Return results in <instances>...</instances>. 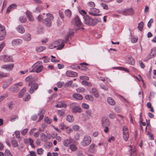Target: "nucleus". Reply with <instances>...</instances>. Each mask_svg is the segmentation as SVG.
<instances>
[{
	"label": "nucleus",
	"instance_id": "f257e3e1",
	"mask_svg": "<svg viewBox=\"0 0 156 156\" xmlns=\"http://www.w3.org/2000/svg\"><path fill=\"white\" fill-rule=\"evenodd\" d=\"M33 77L31 76H29L26 78V81H30L29 82L28 85V86L31 87L29 89V92L30 93H33L34 90L37 89L38 87V85L33 80H31Z\"/></svg>",
	"mask_w": 156,
	"mask_h": 156
},
{
	"label": "nucleus",
	"instance_id": "f03ea898",
	"mask_svg": "<svg viewBox=\"0 0 156 156\" xmlns=\"http://www.w3.org/2000/svg\"><path fill=\"white\" fill-rule=\"evenodd\" d=\"M83 18V23L85 24L93 26L95 25L97 23L94 19L87 15L84 16Z\"/></svg>",
	"mask_w": 156,
	"mask_h": 156
},
{
	"label": "nucleus",
	"instance_id": "7ed1b4c3",
	"mask_svg": "<svg viewBox=\"0 0 156 156\" xmlns=\"http://www.w3.org/2000/svg\"><path fill=\"white\" fill-rule=\"evenodd\" d=\"M69 107L72 109V112L74 113H80L82 112V109L77 103H73L70 105Z\"/></svg>",
	"mask_w": 156,
	"mask_h": 156
},
{
	"label": "nucleus",
	"instance_id": "20e7f679",
	"mask_svg": "<svg viewBox=\"0 0 156 156\" xmlns=\"http://www.w3.org/2000/svg\"><path fill=\"white\" fill-rule=\"evenodd\" d=\"M47 17L45 18L43 22L48 27L51 26V21L53 19V17L52 14L48 13L46 14Z\"/></svg>",
	"mask_w": 156,
	"mask_h": 156
},
{
	"label": "nucleus",
	"instance_id": "39448f33",
	"mask_svg": "<svg viewBox=\"0 0 156 156\" xmlns=\"http://www.w3.org/2000/svg\"><path fill=\"white\" fill-rule=\"evenodd\" d=\"M91 141V139L89 136H84L83 140L81 142V145L83 147H86L89 145Z\"/></svg>",
	"mask_w": 156,
	"mask_h": 156
},
{
	"label": "nucleus",
	"instance_id": "423d86ee",
	"mask_svg": "<svg viewBox=\"0 0 156 156\" xmlns=\"http://www.w3.org/2000/svg\"><path fill=\"white\" fill-rule=\"evenodd\" d=\"M65 42V40L59 39L54 42L53 44L54 46H56V48L58 47L57 48V50H61L64 46V43Z\"/></svg>",
	"mask_w": 156,
	"mask_h": 156
},
{
	"label": "nucleus",
	"instance_id": "0eeeda50",
	"mask_svg": "<svg viewBox=\"0 0 156 156\" xmlns=\"http://www.w3.org/2000/svg\"><path fill=\"white\" fill-rule=\"evenodd\" d=\"M5 27L0 24V41L3 40L6 35V33Z\"/></svg>",
	"mask_w": 156,
	"mask_h": 156
},
{
	"label": "nucleus",
	"instance_id": "6e6552de",
	"mask_svg": "<svg viewBox=\"0 0 156 156\" xmlns=\"http://www.w3.org/2000/svg\"><path fill=\"white\" fill-rule=\"evenodd\" d=\"M1 60H3L5 62H12L13 58L12 56L7 55H2L0 56Z\"/></svg>",
	"mask_w": 156,
	"mask_h": 156
},
{
	"label": "nucleus",
	"instance_id": "1a4fd4ad",
	"mask_svg": "<svg viewBox=\"0 0 156 156\" xmlns=\"http://www.w3.org/2000/svg\"><path fill=\"white\" fill-rule=\"evenodd\" d=\"M72 23L75 26L79 27L82 25V23L81 22L79 17L76 16L72 20Z\"/></svg>",
	"mask_w": 156,
	"mask_h": 156
},
{
	"label": "nucleus",
	"instance_id": "9d476101",
	"mask_svg": "<svg viewBox=\"0 0 156 156\" xmlns=\"http://www.w3.org/2000/svg\"><path fill=\"white\" fill-rule=\"evenodd\" d=\"M101 123L102 126H109L110 124V122L108 118L104 117L101 119Z\"/></svg>",
	"mask_w": 156,
	"mask_h": 156
},
{
	"label": "nucleus",
	"instance_id": "9b49d317",
	"mask_svg": "<svg viewBox=\"0 0 156 156\" xmlns=\"http://www.w3.org/2000/svg\"><path fill=\"white\" fill-rule=\"evenodd\" d=\"M99 12V9L95 8H93L91 11L89 12V13L90 15L94 16H99L100 15L98 14Z\"/></svg>",
	"mask_w": 156,
	"mask_h": 156
},
{
	"label": "nucleus",
	"instance_id": "f8f14e48",
	"mask_svg": "<svg viewBox=\"0 0 156 156\" xmlns=\"http://www.w3.org/2000/svg\"><path fill=\"white\" fill-rule=\"evenodd\" d=\"M133 13V10L132 8L124 10L122 12V14L125 16L131 15Z\"/></svg>",
	"mask_w": 156,
	"mask_h": 156
},
{
	"label": "nucleus",
	"instance_id": "ddd939ff",
	"mask_svg": "<svg viewBox=\"0 0 156 156\" xmlns=\"http://www.w3.org/2000/svg\"><path fill=\"white\" fill-rule=\"evenodd\" d=\"M22 42V41L21 39H15L12 41V44L13 46H16L21 44Z\"/></svg>",
	"mask_w": 156,
	"mask_h": 156
},
{
	"label": "nucleus",
	"instance_id": "4468645a",
	"mask_svg": "<svg viewBox=\"0 0 156 156\" xmlns=\"http://www.w3.org/2000/svg\"><path fill=\"white\" fill-rule=\"evenodd\" d=\"M66 75L68 77H75L77 76V73L74 71H68L66 73Z\"/></svg>",
	"mask_w": 156,
	"mask_h": 156
},
{
	"label": "nucleus",
	"instance_id": "2eb2a0df",
	"mask_svg": "<svg viewBox=\"0 0 156 156\" xmlns=\"http://www.w3.org/2000/svg\"><path fill=\"white\" fill-rule=\"evenodd\" d=\"M130 147L131 149L129 150V152L130 154V156L133 155V156H135L137 155V153L136 152V149L134 147L133 148H132V146L130 145Z\"/></svg>",
	"mask_w": 156,
	"mask_h": 156
},
{
	"label": "nucleus",
	"instance_id": "dca6fc26",
	"mask_svg": "<svg viewBox=\"0 0 156 156\" xmlns=\"http://www.w3.org/2000/svg\"><path fill=\"white\" fill-rule=\"evenodd\" d=\"M13 67V64H10L7 65H4L1 67L2 69H6L7 70H10Z\"/></svg>",
	"mask_w": 156,
	"mask_h": 156
},
{
	"label": "nucleus",
	"instance_id": "f3484780",
	"mask_svg": "<svg viewBox=\"0 0 156 156\" xmlns=\"http://www.w3.org/2000/svg\"><path fill=\"white\" fill-rule=\"evenodd\" d=\"M74 32L73 29H69L68 34L65 37V41H67L70 37L73 36L74 35Z\"/></svg>",
	"mask_w": 156,
	"mask_h": 156
},
{
	"label": "nucleus",
	"instance_id": "a211bd4d",
	"mask_svg": "<svg viewBox=\"0 0 156 156\" xmlns=\"http://www.w3.org/2000/svg\"><path fill=\"white\" fill-rule=\"evenodd\" d=\"M26 13L29 21L33 22L34 21V18L32 15L31 12L28 10H27L26 12Z\"/></svg>",
	"mask_w": 156,
	"mask_h": 156
},
{
	"label": "nucleus",
	"instance_id": "6ab92c4d",
	"mask_svg": "<svg viewBox=\"0 0 156 156\" xmlns=\"http://www.w3.org/2000/svg\"><path fill=\"white\" fill-rule=\"evenodd\" d=\"M44 112L45 111L44 110H41L39 111V112L38 113V115L39 116V119L37 121L38 122H40L43 119L44 116Z\"/></svg>",
	"mask_w": 156,
	"mask_h": 156
},
{
	"label": "nucleus",
	"instance_id": "aec40b11",
	"mask_svg": "<svg viewBox=\"0 0 156 156\" xmlns=\"http://www.w3.org/2000/svg\"><path fill=\"white\" fill-rule=\"evenodd\" d=\"M12 80V78L9 79L5 83L3 84L2 86L3 88L4 89H5L10 84Z\"/></svg>",
	"mask_w": 156,
	"mask_h": 156
},
{
	"label": "nucleus",
	"instance_id": "412c9836",
	"mask_svg": "<svg viewBox=\"0 0 156 156\" xmlns=\"http://www.w3.org/2000/svg\"><path fill=\"white\" fill-rule=\"evenodd\" d=\"M156 55V50L155 49H151V52L149 54L148 59H150L154 57Z\"/></svg>",
	"mask_w": 156,
	"mask_h": 156
},
{
	"label": "nucleus",
	"instance_id": "4be33fe9",
	"mask_svg": "<svg viewBox=\"0 0 156 156\" xmlns=\"http://www.w3.org/2000/svg\"><path fill=\"white\" fill-rule=\"evenodd\" d=\"M17 31L20 33H23L25 32V29L21 25H19L16 28Z\"/></svg>",
	"mask_w": 156,
	"mask_h": 156
},
{
	"label": "nucleus",
	"instance_id": "5701e85b",
	"mask_svg": "<svg viewBox=\"0 0 156 156\" xmlns=\"http://www.w3.org/2000/svg\"><path fill=\"white\" fill-rule=\"evenodd\" d=\"M73 98L76 99L81 100L83 99V96L81 94L75 93L73 95Z\"/></svg>",
	"mask_w": 156,
	"mask_h": 156
},
{
	"label": "nucleus",
	"instance_id": "b1692460",
	"mask_svg": "<svg viewBox=\"0 0 156 156\" xmlns=\"http://www.w3.org/2000/svg\"><path fill=\"white\" fill-rule=\"evenodd\" d=\"M127 63L132 65L135 64V62L134 59L132 57H129L127 60Z\"/></svg>",
	"mask_w": 156,
	"mask_h": 156
},
{
	"label": "nucleus",
	"instance_id": "393cba45",
	"mask_svg": "<svg viewBox=\"0 0 156 156\" xmlns=\"http://www.w3.org/2000/svg\"><path fill=\"white\" fill-rule=\"evenodd\" d=\"M107 102L110 105L113 106L115 104V102L111 97H108L107 99Z\"/></svg>",
	"mask_w": 156,
	"mask_h": 156
},
{
	"label": "nucleus",
	"instance_id": "a878e982",
	"mask_svg": "<svg viewBox=\"0 0 156 156\" xmlns=\"http://www.w3.org/2000/svg\"><path fill=\"white\" fill-rule=\"evenodd\" d=\"M23 39L27 42L29 41L31 39L30 34L28 33L26 34L24 36Z\"/></svg>",
	"mask_w": 156,
	"mask_h": 156
},
{
	"label": "nucleus",
	"instance_id": "bb28decb",
	"mask_svg": "<svg viewBox=\"0 0 156 156\" xmlns=\"http://www.w3.org/2000/svg\"><path fill=\"white\" fill-rule=\"evenodd\" d=\"M92 92L95 97L98 98L99 96V94L97 90L95 88H93L92 89Z\"/></svg>",
	"mask_w": 156,
	"mask_h": 156
},
{
	"label": "nucleus",
	"instance_id": "cd10ccee",
	"mask_svg": "<svg viewBox=\"0 0 156 156\" xmlns=\"http://www.w3.org/2000/svg\"><path fill=\"white\" fill-rule=\"evenodd\" d=\"M72 140L71 139H66L64 140V145L66 146H68L72 142Z\"/></svg>",
	"mask_w": 156,
	"mask_h": 156
},
{
	"label": "nucleus",
	"instance_id": "c85d7f7f",
	"mask_svg": "<svg viewBox=\"0 0 156 156\" xmlns=\"http://www.w3.org/2000/svg\"><path fill=\"white\" fill-rule=\"evenodd\" d=\"M9 89L13 92H17L19 90V87L16 86V84H15L13 87H11Z\"/></svg>",
	"mask_w": 156,
	"mask_h": 156
},
{
	"label": "nucleus",
	"instance_id": "c756f323",
	"mask_svg": "<svg viewBox=\"0 0 156 156\" xmlns=\"http://www.w3.org/2000/svg\"><path fill=\"white\" fill-rule=\"evenodd\" d=\"M43 68V66H40L38 67L35 70L34 69L32 70L31 72H36L37 73H39L42 71Z\"/></svg>",
	"mask_w": 156,
	"mask_h": 156
},
{
	"label": "nucleus",
	"instance_id": "7c9ffc66",
	"mask_svg": "<svg viewBox=\"0 0 156 156\" xmlns=\"http://www.w3.org/2000/svg\"><path fill=\"white\" fill-rule=\"evenodd\" d=\"M46 48L45 47L43 46H40L37 47L36 48V51L37 52H39L45 50Z\"/></svg>",
	"mask_w": 156,
	"mask_h": 156
},
{
	"label": "nucleus",
	"instance_id": "2f4dec72",
	"mask_svg": "<svg viewBox=\"0 0 156 156\" xmlns=\"http://www.w3.org/2000/svg\"><path fill=\"white\" fill-rule=\"evenodd\" d=\"M26 87L23 88L18 94V97L20 98H21L23 95L24 92L26 91Z\"/></svg>",
	"mask_w": 156,
	"mask_h": 156
},
{
	"label": "nucleus",
	"instance_id": "473e14b6",
	"mask_svg": "<svg viewBox=\"0 0 156 156\" xmlns=\"http://www.w3.org/2000/svg\"><path fill=\"white\" fill-rule=\"evenodd\" d=\"M41 139L42 141L45 142L47 140V137L44 133H42L41 134Z\"/></svg>",
	"mask_w": 156,
	"mask_h": 156
},
{
	"label": "nucleus",
	"instance_id": "72a5a7b5",
	"mask_svg": "<svg viewBox=\"0 0 156 156\" xmlns=\"http://www.w3.org/2000/svg\"><path fill=\"white\" fill-rule=\"evenodd\" d=\"M85 98L87 100H89L91 101H93L94 100L93 97L90 95H87L85 96Z\"/></svg>",
	"mask_w": 156,
	"mask_h": 156
},
{
	"label": "nucleus",
	"instance_id": "f704fd0d",
	"mask_svg": "<svg viewBox=\"0 0 156 156\" xmlns=\"http://www.w3.org/2000/svg\"><path fill=\"white\" fill-rule=\"evenodd\" d=\"M81 83L83 85L88 87H90L92 86V84L86 81H83L81 82Z\"/></svg>",
	"mask_w": 156,
	"mask_h": 156
},
{
	"label": "nucleus",
	"instance_id": "c9c22d12",
	"mask_svg": "<svg viewBox=\"0 0 156 156\" xmlns=\"http://www.w3.org/2000/svg\"><path fill=\"white\" fill-rule=\"evenodd\" d=\"M144 27V23L142 21L141 22L138 23V29L140 31H142Z\"/></svg>",
	"mask_w": 156,
	"mask_h": 156
},
{
	"label": "nucleus",
	"instance_id": "e433bc0d",
	"mask_svg": "<svg viewBox=\"0 0 156 156\" xmlns=\"http://www.w3.org/2000/svg\"><path fill=\"white\" fill-rule=\"evenodd\" d=\"M65 14L66 16L70 17L71 15V11L69 9L66 10L65 11Z\"/></svg>",
	"mask_w": 156,
	"mask_h": 156
},
{
	"label": "nucleus",
	"instance_id": "4c0bfd02",
	"mask_svg": "<svg viewBox=\"0 0 156 156\" xmlns=\"http://www.w3.org/2000/svg\"><path fill=\"white\" fill-rule=\"evenodd\" d=\"M12 144L14 147H17L18 146V142L16 140H13L11 142Z\"/></svg>",
	"mask_w": 156,
	"mask_h": 156
},
{
	"label": "nucleus",
	"instance_id": "58836bf2",
	"mask_svg": "<svg viewBox=\"0 0 156 156\" xmlns=\"http://www.w3.org/2000/svg\"><path fill=\"white\" fill-rule=\"evenodd\" d=\"M19 19L20 21L22 23H25L27 21L26 18L24 16H20Z\"/></svg>",
	"mask_w": 156,
	"mask_h": 156
},
{
	"label": "nucleus",
	"instance_id": "ea45409f",
	"mask_svg": "<svg viewBox=\"0 0 156 156\" xmlns=\"http://www.w3.org/2000/svg\"><path fill=\"white\" fill-rule=\"evenodd\" d=\"M69 148L72 151H74L77 149V147L73 144H71L69 147Z\"/></svg>",
	"mask_w": 156,
	"mask_h": 156
},
{
	"label": "nucleus",
	"instance_id": "a19ab883",
	"mask_svg": "<svg viewBox=\"0 0 156 156\" xmlns=\"http://www.w3.org/2000/svg\"><path fill=\"white\" fill-rule=\"evenodd\" d=\"M65 113V111L63 109L59 110L58 111V115L59 116H63Z\"/></svg>",
	"mask_w": 156,
	"mask_h": 156
},
{
	"label": "nucleus",
	"instance_id": "79ce46f5",
	"mask_svg": "<svg viewBox=\"0 0 156 156\" xmlns=\"http://www.w3.org/2000/svg\"><path fill=\"white\" fill-rule=\"evenodd\" d=\"M8 75L9 74L8 73H5L3 72L0 71V78L7 77Z\"/></svg>",
	"mask_w": 156,
	"mask_h": 156
},
{
	"label": "nucleus",
	"instance_id": "37998d69",
	"mask_svg": "<svg viewBox=\"0 0 156 156\" xmlns=\"http://www.w3.org/2000/svg\"><path fill=\"white\" fill-rule=\"evenodd\" d=\"M129 133H123V138L125 141H127L129 138Z\"/></svg>",
	"mask_w": 156,
	"mask_h": 156
},
{
	"label": "nucleus",
	"instance_id": "c03bdc74",
	"mask_svg": "<svg viewBox=\"0 0 156 156\" xmlns=\"http://www.w3.org/2000/svg\"><path fill=\"white\" fill-rule=\"evenodd\" d=\"M79 69L81 70H87L88 69L87 67L86 66H84L83 65H80V66L77 67Z\"/></svg>",
	"mask_w": 156,
	"mask_h": 156
},
{
	"label": "nucleus",
	"instance_id": "a18cd8bd",
	"mask_svg": "<svg viewBox=\"0 0 156 156\" xmlns=\"http://www.w3.org/2000/svg\"><path fill=\"white\" fill-rule=\"evenodd\" d=\"M44 150L41 148L38 149L37 150V152L38 154L42 155L43 154Z\"/></svg>",
	"mask_w": 156,
	"mask_h": 156
},
{
	"label": "nucleus",
	"instance_id": "49530a36",
	"mask_svg": "<svg viewBox=\"0 0 156 156\" xmlns=\"http://www.w3.org/2000/svg\"><path fill=\"white\" fill-rule=\"evenodd\" d=\"M44 120L45 122H47L48 124H50L51 122V120L48 117H46L44 118Z\"/></svg>",
	"mask_w": 156,
	"mask_h": 156
},
{
	"label": "nucleus",
	"instance_id": "de8ad7c7",
	"mask_svg": "<svg viewBox=\"0 0 156 156\" xmlns=\"http://www.w3.org/2000/svg\"><path fill=\"white\" fill-rule=\"evenodd\" d=\"M5 156H12L10 151L9 150H6L5 151Z\"/></svg>",
	"mask_w": 156,
	"mask_h": 156
},
{
	"label": "nucleus",
	"instance_id": "09e8293b",
	"mask_svg": "<svg viewBox=\"0 0 156 156\" xmlns=\"http://www.w3.org/2000/svg\"><path fill=\"white\" fill-rule=\"evenodd\" d=\"M52 143L50 142H47L45 143L46 147L47 148H49L52 147Z\"/></svg>",
	"mask_w": 156,
	"mask_h": 156
},
{
	"label": "nucleus",
	"instance_id": "8fccbe9b",
	"mask_svg": "<svg viewBox=\"0 0 156 156\" xmlns=\"http://www.w3.org/2000/svg\"><path fill=\"white\" fill-rule=\"evenodd\" d=\"M100 5L104 9L107 10L108 9V6L106 4L101 3Z\"/></svg>",
	"mask_w": 156,
	"mask_h": 156
},
{
	"label": "nucleus",
	"instance_id": "3c124183",
	"mask_svg": "<svg viewBox=\"0 0 156 156\" xmlns=\"http://www.w3.org/2000/svg\"><path fill=\"white\" fill-rule=\"evenodd\" d=\"M100 87L101 88L106 90L107 91L108 90V88L106 86L102 84H101L100 85Z\"/></svg>",
	"mask_w": 156,
	"mask_h": 156
},
{
	"label": "nucleus",
	"instance_id": "603ef678",
	"mask_svg": "<svg viewBox=\"0 0 156 156\" xmlns=\"http://www.w3.org/2000/svg\"><path fill=\"white\" fill-rule=\"evenodd\" d=\"M96 146L95 144H91L89 146V150L90 151L91 150L94 151V147Z\"/></svg>",
	"mask_w": 156,
	"mask_h": 156
},
{
	"label": "nucleus",
	"instance_id": "864d4df0",
	"mask_svg": "<svg viewBox=\"0 0 156 156\" xmlns=\"http://www.w3.org/2000/svg\"><path fill=\"white\" fill-rule=\"evenodd\" d=\"M73 117L70 115H68L67 117L66 120L69 122H72L73 120Z\"/></svg>",
	"mask_w": 156,
	"mask_h": 156
},
{
	"label": "nucleus",
	"instance_id": "5fc2aeb1",
	"mask_svg": "<svg viewBox=\"0 0 156 156\" xmlns=\"http://www.w3.org/2000/svg\"><path fill=\"white\" fill-rule=\"evenodd\" d=\"M123 133H129L128 131V128L126 126H124L122 128Z\"/></svg>",
	"mask_w": 156,
	"mask_h": 156
},
{
	"label": "nucleus",
	"instance_id": "6e6d98bb",
	"mask_svg": "<svg viewBox=\"0 0 156 156\" xmlns=\"http://www.w3.org/2000/svg\"><path fill=\"white\" fill-rule=\"evenodd\" d=\"M82 107L83 108L85 109H87L89 108V105L84 103H83L82 104Z\"/></svg>",
	"mask_w": 156,
	"mask_h": 156
},
{
	"label": "nucleus",
	"instance_id": "4d7b16f0",
	"mask_svg": "<svg viewBox=\"0 0 156 156\" xmlns=\"http://www.w3.org/2000/svg\"><path fill=\"white\" fill-rule=\"evenodd\" d=\"M76 90L77 92H84L85 90L84 88L80 87L76 89Z\"/></svg>",
	"mask_w": 156,
	"mask_h": 156
},
{
	"label": "nucleus",
	"instance_id": "13d9d810",
	"mask_svg": "<svg viewBox=\"0 0 156 156\" xmlns=\"http://www.w3.org/2000/svg\"><path fill=\"white\" fill-rule=\"evenodd\" d=\"M88 5L89 6L93 7V8L95 6V4L93 2H89L88 3Z\"/></svg>",
	"mask_w": 156,
	"mask_h": 156
},
{
	"label": "nucleus",
	"instance_id": "bf43d9fd",
	"mask_svg": "<svg viewBox=\"0 0 156 156\" xmlns=\"http://www.w3.org/2000/svg\"><path fill=\"white\" fill-rule=\"evenodd\" d=\"M72 83V81H70L66 83L65 85V87H68L69 86H70Z\"/></svg>",
	"mask_w": 156,
	"mask_h": 156
},
{
	"label": "nucleus",
	"instance_id": "052dcab7",
	"mask_svg": "<svg viewBox=\"0 0 156 156\" xmlns=\"http://www.w3.org/2000/svg\"><path fill=\"white\" fill-rule=\"evenodd\" d=\"M64 84V83L63 82H58L57 83V86L58 88H61Z\"/></svg>",
	"mask_w": 156,
	"mask_h": 156
},
{
	"label": "nucleus",
	"instance_id": "680f3d73",
	"mask_svg": "<svg viewBox=\"0 0 156 156\" xmlns=\"http://www.w3.org/2000/svg\"><path fill=\"white\" fill-rule=\"evenodd\" d=\"M58 104L60 106H61V108L62 107H66V105L63 102L61 101L58 103Z\"/></svg>",
	"mask_w": 156,
	"mask_h": 156
},
{
	"label": "nucleus",
	"instance_id": "e2e57ef3",
	"mask_svg": "<svg viewBox=\"0 0 156 156\" xmlns=\"http://www.w3.org/2000/svg\"><path fill=\"white\" fill-rule=\"evenodd\" d=\"M30 98V96L28 94V95L25 98H23V101H29Z\"/></svg>",
	"mask_w": 156,
	"mask_h": 156
},
{
	"label": "nucleus",
	"instance_id": "0e129e2a",
	"mask_svg": "<svg viewBox=\"0 0 156 156\" xmlns=\"http://www.w3.org/2000/svg\"><path fill=\"white\" fill-rule=\"evenodd\" d=\"M28 131V128H26L25 129H24L22 131L21 134L23 135H24L26 134V133Z\"/></svg>",
	"mask_w": 156,
	"mask_h": 156
},
{
	"label": "nucleus",
	"instance_id": "69168bd1",
	"mask_svg": "<svg viewBox=\"0 0 156 156\" xmlns=\"http://www.w3.org/2000/svg\"><path fill=\"white\" fill-rule=\"evenodd\" d=\"M18 118V117L17 115H15L14 117H12L10 120V121L12 122L15 120L16 119H17Z\"/></svg>",
	"mask_w": 156,
	"mask_h": 156
},
{
	"label": "nucleus",
	"instance_id": "338daca9",
	"mask_svg": "<svg viewBox=\"0 0 156 156\" xmlns=\"http://www.w3.org/2000/svg\"><path fill=\"white\" fill-rule=\"evenodd\" d=\"M80 13L83 16V17H84V16L86 15V12L84 10H80Z\"/></svg>",
	"mask_w": 156,
	"mask_h": 156
},
{
	"label": "nucleus",
	"instance_id": "774afa93",
	"mask_svg": "<svg viewBox=\"0 0 156 156\" xmlns=\"http://www.w3.org/2000/svg\"><path fill=\"white\" fill-rule=\"evenodd\" d=\"M30 156H37L36 153L34 151H30Z\"/></svg>",
	"mask_w": 156,
	"mask_h": 156
}]
</instances>
